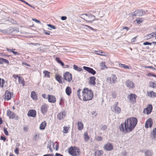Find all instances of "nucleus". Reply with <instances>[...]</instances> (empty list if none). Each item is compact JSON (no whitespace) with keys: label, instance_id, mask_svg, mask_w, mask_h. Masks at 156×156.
<instances>
[{"label":"nucleus","instance_id":"obj_34","mask_svg":"<svg viewBox=\"0 0 156 156\" xmlns=\"http://www.w3.org/2000/svg\"><path fill=\"white\" fill-rule=\"evenodd\" d=\"M84 139L85 141L87 142L89 140L90 137L88 135L87 133H85L84 134Z\"/></svg>","mask_w":156,"mask_h":156},{"label":"nucleus","instance_id":"obj_57","mask_svg":"<svg viewBox=\"0 0 156 156\" xmlns=\"http://www.w3.org/2000/svg\"><path fill=\"white\" fill-rule=\"evenodd\" d=\"M2 79V87H3V86L4 84V83H5V80H4L3 79Z\"/></svg>","mask_w":156,"mask_h":156},{"label":"nucleus","instance_id":"obj_10","mask_svg":"<svg viewBox=\"0 0 156 156\" xmlns=\"http://www.w3.org/2000/svg\"><path fill=\"white\" fill-rule=\"evenodd\" d=\"M7 115L9 117V118L10 119H14L16 116V114L13 112H12L9 110L7 111Z\"/></svg>","mask_w":156,"mask_h":156},{"label":"nucleus","instance_id":"obj_43","mask_svg":"<svg viewBox=\"0 0 156 156\" xmlns=\"http://www.w3.org/2000/svg\"><path fill=\"white\" fill-rule=\"evenodd\" d=\"M81 90H82L81 89H79L77 91V95L79 98H80V99H81L80 98L81 97V96L80 95V91H81Z\"/></svg>","mask_w":156,"mask_h":156},{"label":"nucleus","instance_id":"obj_32","mask_svg":"<svg viewBox=\"0 0 156 156\" xmlns=\"http://www.w3.org/2000/svg\"><path fill=\"white\" fill-rule=\"evenodd\" d=\"M138 16H140L143 15H144L145 14V12L144 11L140 9L138 10Z\"/></svg>","mask_w":156,"mask_h":156},{"label":"nucleus","instance_id":"obj_44","mask_svg":"<svg viewBox=\"0 0 156 156\" xmlns=\"http://www.w3.org/2000/svg\"><path fill=\"white\" fill-rule=\"evenodd\" d=\"M94 53L96 54L101 55V53H104V52L101 51H94Z\"/></svg>","mask_w":156,"mask_h":156},{"label":"nucleus","instance_id":"obj_17","mask_svg":"<svg viewBox=\"0 0 156 156\" xmlns=\"http://www.w3.org/2000/svg\"><path fill=\"white\" fill-rule=\"evenodd\" d=\"M113 112L115 113L119 114L121 111V108L119 107H116L113 108Z\"/></svg>","mask_w":156,"mask_h":156},{"label":"nucleus","instance_id":"obj_61","mask_svg":"<svg viewBox=\"0 0 156 156\" xmlns=\"http://www.w3.org/2000/svg\"><path fill=\"white\" fill-rule=\"evenodd\" d=\"M58 63L60 64L62 66H64V63L61 61H59V62Z\"/></svg>","mask_w":156,"mask_h":156},{"label":"nucleus","instance_id":"obj_59","mask_svg":"<svg viewBox=\"0 0 156 156\" xmlns=\"http://www.w3.org/2000/svg\"><path fill=\"white\" fill-rule=\"evenodd\" d=\"M55 156H64L63 155L58 153H56L55 154Z\"/></svg>","mask_w":156,"mask_h":156},{"label":"nucleus","instance_id":"obj_2","mask_svg":"<svg viewBox=\"0 0 156 156\" xmlns=\"http://www.w3.org/2000/svg\"><path fill=\"white\" fill-rule=\"evenodd\" d=\"M83 100L84 101L91 100L94 96L93 93L91 89L84 88L82 91Z\"/></svg>","mask_w":156,"mask_h":156},{"label":"nucleus","instance_id":"obj_37","mask_svg":"<svg viewBox=\"0 0 156 156\" xmlns=\"http://www.w3.org/2000/svg\"><path fill=\"white\" fill-rule=\"evenodd\" d=\"M87 14H83L81 15V18L86 21Z\"/></svg>","mask_w":156,"mask_h":156},{"label":"nucleus","instance_id":"obj_26","mask_svg":"<svg viewBox=\"0 0 156 156\" xmlns=\"http://www.w3.org/2000/svg\"><path fill=\"white\" fill-rule=\"evenodd\" d=\"M90 80L89 82V83L90 85L95 86L96 84L95 80L96 79H90Z\"/></svg>","mask_w":156,"mask_h":156},{"label":"nucleus","instance_id":"obj_63","mask_svg":"<svg viewBox=\"0 0 156 156\" xmlns=\"http://www.w3.org/2000/svg\"><path fill=\"white\" fill-rule=\"evenodd\" d=\"M42 97L44 99H46V96L45 94H43L42 95Z\"/></svg>","mask_w":156,"mask_h":156},{"label":"nucleus","instance_id":"obj_31","mask_svg":"<svg viewBox=\"0 0 156 156\" xmlns=\"http://www.w3.org/2000/svg\"><path fill=\"white\" fill-rule=\"evenodd\" d=\"M148 96H150L151 97H156V93L153 91H151L149 93L147 92Z\"/></svg>","mask_w":156,"mask_h":156},{"label":"nucleus","instance_id":"obj_28","mask_svg":"<svg viewBox=\"0 0 156 156\" xmlns=\"http://www.w3.org/2000/svg\"><path fill=\"white\" fill-rule=\"evenodd\" d=\"M153 152L150 150H148L145 152V156H151Z\"/></svg>","mask_w":156,"mask_h":156},{"label":"nucleus","instance_id":"obj_42","mask_svg":"<svg viewBox=\"0 0 156 156\" xmlns=\"http://www.w3.org/2000/svg\"><path fill=\"white\" fill-rule=\"evenodd\" d=\"M1 60L2 61V62H4L7 64H8L9 63V61L8 60L3 58H2Z\"/></svg>","mask_w":156,"mask_h":156},{"label":"nucleus","instance_id":"obj_54","mask_svg":"<svg viewBox=\"0 0 156 156\" xmlns=\"http://www.w3.org/2000/svg\"><path fill=\"white\" fill-rule=\"evenodd\" d=\"M6 49H7V51L8 52H12V51L13 50H15V49H9L8 48H6Z\"/></svg>","mask_w":156,"mask_h":156},{"label":"nucleus","instance_id":"obj_39","mask_svg":"<svg viewBox=\"0 0 156 156\" xmlns=\"http://www.w3.org/2000/svg\"><path fill=\"white\" fill-rule=\"evenodd\" d=\"M69 128L66 126H64L63 127V132L64 133H66L68 132Z\"/></svg>","mask_w":156,"mask_h":156},{"label":"nucleus","instance_id":"obj_51","mask_svg":"<svg viewBox=\"0 0 156 156\" xmlns=\"http://www.w3.org/2000/svg\"><path fill=\"white\" fill-rule=\"evenodd\" d=\"M107 126L106 125H104L102 126V128H101V129L102 130H105L106 129H107Z\"/></svg>","mask_w":156,"mask_h":156},{"label":"nucleus","instance_id":"obj_23","mask_svg":"<svg viewBox=\"0 0 156 156\" xmlns=\"http://www.w3.org/2000/svg\"><path fill=\"white\" fill-rule=\"evenodd\" d=\"M83 125L82 122H78L77 124V127L78 130H81L83 128Z\"/></svg>","mask_w":156,"mask_h":156},{"label":"nucleus","instance_id":"obj_11","mask_svg":"<svg viewBox=\"0 0 156 156\" xmlns=\"http://www.w3.org/2000/svg\"><path fill=\"white\" fill-rule=\"evenodd\" d=\"M5 99L7 101H8L10 100L12 98V96L13 94V92H9L8 90H6L5 92Z\"/></svg>","mask_w":156,"mask_h":156},{"label":"nucleus","instance_id":"obj_4","mask_svg":"<svg viewBox=\"0 0 156 156\" xmlns=\"http://www.w3.org/2000/svg\"><path fill=\"white\" fill-rule=\"evenodd\" d=\"M137 96L135 94H130L129 96L130 102L132 104L136 103V98H137Z\"/></svg>","mask_w":156,"mask_h":156},{"label":"nucleus","instance_id":"obj_21","mask_svg":"<svg viewBox=\"0 0 156 156\" xmlns=\"http://www.w3.org/2000/svg\"><path fill=\"white\" fill-rule=\"evenodd\" d=\"M154 37V34L151 33L150 34H147L144 37V38L146 40H148Z\"/></svg>","mask_w":156,"mask_h":156},{"label":"nucleus","instance_id":"obj_45","mask_svg":"<svg viewBox=\"0 0 156 156\" xmlns=\"http://www.w3.org/2000/svg\"><path fill=\"white\" fill-rule=\"evenodd\" d=\"M52 144H53V145H54V144L53 142H52L51 141V142H50L48 144V145L47 146V148H50V147H51V146Z\"/></svg>","mask_w":156,"mask_h":156},{"label":"nucleus","instance_id":"obj_3","mask_svg":"<svg viewBox=\"0 0 156 156\" xmlns=\"http://www.w3.org/2000/svg\"><path fill=\"white\" fill-rule=\"evenodd\" d=\"M68 152L73 156H78L81 153L80 149L76 147H70L69 149Z\"/></svg>","mask_w":156,"mask_h":156},{"label":"nucleus","instance_id":"obj_7","mask_svg":"<svg viewBox=\"0 0 156 156\" xmlns=\"http://www.w3.org/2000/svg\"><path fill=\"white\" fill-rule=\"evenodd\" d=\"M104 148L106 151H111L113 149V147L112 144L108 143L104 145Z\"/></svg>","mask_w":156,"mask_h":156},{"label":"nucleus","instance_id":"obj_1","mask_svg":"<svg viewBox=\"0 0 156 156\" xmlns=\"http://www.w3.org/2000/svg\"><path fill=\"white\" fill-rule=\"evenodd\" d=\"M137 122V119L135 117L128 118L120 125V130L125 133H129L134 129Z\"/></svg>","mask_w":156,"mask_h":156},{"label":"nucleus","instance_id":"obj_15","mask_svg":"<svg viewBox=\"0 0 156 156\" xmlns=\"http://www.w3.org/2000/svg\"><path fill=\"white\" fill-rule=\"evenodd\" d=\"M126 85L127 87L130 88H134L135 87L134 83L132 81L128 80L126 82Z\"/></svg>","mask_w":156,"mask_h":156},{"label":"nucleus","instance_id":"obj_25","mask_svg":"<svg viewBox=\"0 0 156 156\" xmlns=\"http://www.w3.org/2000/svg\"><path fill=\"white\" fill-rule=\"evenodd\" d=\"M103 154V151H98L95 152L94 156H101Z\"/></svg>","mask_w":156,"mask_h":156},{"label":"nucleus","instance_id":"obj_40","mask_svg":"<svg viewBox=\"0 0 156 156\" xmlns=\"http://www.w3.org/2000/svg\"><path fill=\"white\" fill-rule=\"evenodd\" d=\"M136 21L137 22L138 24H140L142 23L143 20L142 18L137 19L136 20Z\"/></svg>","mask_w":156,"mask_h":156},{"label":"nucleus","instance_id":"obj_56","mask_svg":"<svg viewBox=\"0 0 156 156\" xmlns=\"http://www.w3.org/2000/svg\"><path fill=\"white\" fill-rule=\"evenodd\" d=\"M12 52L15 55H20V54L19 53H18L17 52L15 51H12Z\"/></svg>","mask_w":156,"mask_h":156},{"label":"nucleus","instance_id":"obj_62","mask_svg":"<svg viewBox=\"0 0 156 156\" xmlns=\"http://www.w3.org/2000/svg\"><path fill=\"white\" fill-rule=\"evenodd\" d=\"M64 79L69 82H71L72 79Z\"/></svg>","mask_w":156,"mask_h":156},{"label":"nucleus","instance_id":"obj_24","mask_svg":"<svg viewBox=\"0 0 156 156\" xmlns=\"http://www.w3.org/2000/svg\"><path fill=\"white\" fill-rule=\"evenodd\" d=\"M31 98L34 100H37V96L35 92L34 91H33L31 92Z\"/></svg>","mask_w":156,"mask_h":156},{"label":"nucleus","instance_id":"obj_52","mask_svg":"<svg viewBox=\"0 0 156 156\" xmlns=\"http://www.w3.org/2000/svg\"><path fill=\"white\" fill-rule=\"evenodd\" d=\"M32 20H33L35 21V22H36V23H39L40 24L41 23V22L38 20H37L36 19H32Z\"/></svg>","mask_w":156,"mask_h":156},{"label":"nucleus","instance_id":"obj_49","mask_svg":"<svg viewBox=\"0 0 156 156\" xmlns=\"http://www.w3.org/2000/svg\"><path fill=\"white\" fill-rule=\"evenodd\" d=\"M47 26H48L50 27L51 28L53 29H55L56 28V27L55 26L51 25L50 24H48Z\"/></svg>","mask_w":156,"mask_h":156},{"label":"nucleus","instance_id":"obj_20","mask_svg":"<svg viewBox=\"0 0 156 156\" xmlns=\"http://www.w3.org/2000/svg\"><path fill=\"white\" fill-rule=\"evenodd\" d=\"M63 77V78H72V76L69 72H66L64 74Z\"/></svg>","mask_w":156,"mask_h":156},{"label":"nucleus","instance_id":"obj_5","mask_svg":"<svg viewBox=\"0 0 156 156\" xmlns=\"http://www.w3.org/2000/svg\"><path fill=\"white\" fill-rule=\"evenodd\" d=\"M83 68L85 70L93 75H95L96 73V71L92 68L90 67L86 66H83Z\"/></svg>","mask_w":156,"mask_h":156},{"label":"nucleus","instance_id":"obj_9","mask_svg":"<svg viewBox=\"0 0 156 156\" xmlns=\"http://www.w3.org/2000/svg\"><path fill=\"white\" fill-rule=\"evenodd\" d=\"M27 115L29 117H35L36 115V112L35 110H30L28 111Z\"/></svg>","mask_w":156,"mask_h":156},{"label":"nucleus","instance_id":"obj_13","mask_svg":"<svg viewBox=\"0 0 156 156\" xmlns=\"http://www.w3.org/2000/svg\"><path fill=\"white\" fill-rule=\"evenodd\" d=\"M47 110V106L46 105H44L41 106V111L43 115H45L46 113Z\"/></svg>","mask_w":156,"mask_h":156},{"label":"nucleus","instance_id":"obj_18","mask_svg":"<svg viewBox=\"0 0 156 156\" xmlns=\"http://www.w3.org/2000/svg\"><path fill=\"white\" fill-rule=\"evenodd\" d=\"M150 135L151 138L152 139H156V127L153 129Z\"/></svg>","mask_w":156,"mask_h":156},{"label":"nucleus","instance_id":"obj_35","mask_svg":"<svg viewBox=\"0 0 156 156\" xmlns=\"http://www.w3.org/2000/svg\"><path fill=\"white\" fill-rule=\"evenodd\" d=\"M45 76L46 77H50V73L48 71H44L43 72Z\"/></svg>","mask_w":156,"mask_h":156},{"label":"nucleus","instance_id":"obj_33","mask_svg":"<svg viewBox=\"0 0 156 156\" xmlns=\"http://www.w3.org/2000/svg\"><path fill=\"white\" fill-rule=\"evenodd\" d=\"M119 66L120 67L126 69H129V67L126 65L120 63L119 64Z\"/></svg>","mask_w":156,"mask_h":156},{"label":"nucleus","instance_id":"obj_60","mask_svg":"<svg viewBox=\"0 0 156 156\" xmlns=\"http://www.w3.org/2000/svg\"><path fill=\"white\" fill-rule=\"evenodd\" d=\"M50 32L49 31H44V33L46 35H49L50 34Z\"/></svg>","mask_w":156,"mask_h":156},{"label":"nucleus","instance_id":"obj_53","mask_svg":"<svg viewBox=\"0 0 156 156\" xmlns=\"http://www.w3.org/2000/svg\"><path fill=\"white\" fill-rule=\"evenodd\" d=\"M15 152L18 154H19V149L18 148H16L14 150Z\"/></svg>","mask_w":156,"mask_h":156},{"label":"nucleus","instance_id":"obj_12","mask_svg":"<svg viewBox=\"0 0 156 156\" xmlns=\"http://www.w3.org/2000/svg\"><path fill=\"white\" fill-rule=\"evenodd\" d=\"M152 124L153 123L152 119L151 118H149L145 123V127L146 128H148L149 125V127H151L152 126Z\"/></svg>","mask_w":156,"mask_h":156},{"label":"nucleus","instance_id":"obj_41","mask_svg":"<svg viewBox=\"0 0 156 156\" xmlns=\"http://www.w3.org/2000/svg\"><path fill=\"white\" fill-rule=\"evenodd\" d=\"M97 141H101L103 140V138L101 136H98L96 138Z\"/></svg>","mask_w":156,"mask_h":156},{"label":"nucleus","instance_id":"obj_14","mask_svg":"<svg viewBox=\"0 0 156 156\" xmlns=\"http://www.w3.org/2000/svg\"><path fill=\"white\" fill-rule=\"evenodd\" d=\"M48 101L50 103H55L56 102V98L54 96L51 95H48Z\"/></svg>","mask_w":156,"mask_h":156},{"label":"nucleus","instance_id":"obj_58","mask_svg":"<svg viewBox=\"0 0 156 156\" xmlns=\"http://www.w3.org/2000/svg\"><path fill=\"white\" fill-rule=\"evenodd\" d=\"M43 156H54V154H47L44 155Z\"/></svg>","mask_w":156,"mask_h":156},{"label":"nucleus","instance_id":"obj_30","mask_svg":"<svg viewBox=\"0 0 156 156\" xmlns=\"http://www.w3.org/2000/svg\"><path fill=\"white\" fill-rule=\"evenodd\" d=\"M149 85L150 87L153 88H155L156 89V83L153 82H149Z\"/></svg>","mask_w":156,"mask_h":156},{"label":"nucleus","instance_id":"obj_6","mask_svg":"<svg viewBox=\"0 0 156 156\" xmlns=\"http://www.w3.org/2000/svg\"><path fill=\"white\" fill-rule=\"evenodd\" d=\"M95 16L92 14H87L86 21L89 23H92L95 20Z\"/></svg>","mask_w":156,"mask_h":156},{"label":"nucleus","instance_id":"obj_55","mask_svg":"<svg viewBox=\"0 0 156 156\" xmlns=\"http://www.w3.org/2000/svg\"><path fill=\"white\" fill-rule=\"evenodd\" d=\"M67 19V17L66 16H62L61 17V19L62 20H65Z\"/></svg>","mask_w":156,"mask_h":156},{"label":"nucleus","instance_id":"obj_38","mask_svg":"<svg viewBox=\"0 0 156 156\" xmlns=\"http://www.w3.org/2000/svg\"><path fill=\"white\" fill-rule=\"evenodd\" d=\"M138 9L136 10L133 13H132L131 14L133 16H138Z\"/></svg>","mask_w":156,"mask_h":156},{"label":"nucleus","instance_id":"obj_46","mask_svg":"<svg viewBox=\"0 0 156 156\" xmlns=\"http://www.w3.org/2000/svg\"><path fill=\"white\" fill-rule=\"evenodd\" d=\"M4 132L6 135L8 136L9 135L8 131L5 128H4Z\"/></svg>","mask_w":156,"mask_h":156},{"label":"nucleus","instance_id":"obj_22","mask_svg":"<svg viewBox=\"0 0 156 156\" xmlns=\"http://www.w3.org/2000/svg\"><path fill=\"white\" fill-rule=\"evenodd\" d=\"M46 122L45 121L42 122L40 124V129L41 130H44L45 129V127L46 126Z\"/></svg>","mask_w":156,"mask_h":156},{"label":"nucleus","instance_id":"obj_48","mask_svg":"<svg viewBox=\"0 0 156 156\" xmlns=\"http://www.w3.org/2000/svg\"><path fill=\"white\" fill-rule=\"evenodd\" d=\"M56 80L58 81L59 83H62L63 81L62 79H55Z\"/></svg>","mask_w":156,"mask_h":156},{"label":"nucleus","instance_id":"obj_64","mask_svg":"<svg viewBox=\"0 0 156 156\" xmlns=\"http://www.w3.org/2000/svg\"><path fill=\"white\" fill-rule=\"evenodd\" d=\"M55 60L58 63L59 62V61H61L59 58L57 57L55 58Z\"/></svg>","mask_w":156,"mask_h":156},{"label":"nucleus","instance_id":"obj_29","mask_svg":"<svg viewBox=\"0 0 156 156\" xmlns=\"http://www.w3.org/2000/svg\"><path fill=\"white\" fill-rule=\"evenodd\" d=\"M116 79H107V82L111 83H115Z\"/></svg>","mask_w":156,"mask_h":156},{"label":"nucleus","instance_id":"obj_36","mask_svg":"<svg viewBox=\"0 0 156 156\" xmlns=\"http://www.w3.org/2000/svg\"><path fill=\"white\" fill-rule=\"evenodd\" d=\"M18 81L20 83L22 84L23 86L25 85V81L23 79H18Z\"/></svg>","mask_w":156,"mask_h":156},{"label":"nucleus","instance_id":"obj_16","mask_svg":"<svg viewBox=\"0 0 156 156\" xmlns=\"http://www.w3.org/2000/svg\"><path fill=\"white\" fill-rule=\"evenodd\" d=\"M66 116V114L64 112H62L58 113L57 115V118L59 120L63 119Z\"/></svg>","mask_w":156,"mask_h":156},{"label":"nucleus","instance_id":"obj_47","mask_svg":"<svg viewBox=\"0 0 156 156\" xmlns=\"http://www.w3.org/2000/svg\"><path fill=\"white\" fill-rule=\"evenodd\" d=\"M0 139H1V140H2L4 141H5V140H6V138L4 136H1V137H0Z\"/></svg>","mask_w":156,"mask_h":156},{"label":"nucleus","instance_id":"obj_27","mask_svg":"<svg viewBox=\"0 0 156 156\" xmlns=\"http://www.w3.org/2000/svg\"><path fill=\"white\" fill-rule=\"evenodd\" d=\"M73 66V69L76 71H81L83 70L81 68L75 65H74Z\"/></svg>","mask_w":156,"mask_h":156},{"label":"nucleus","instance_id":"obj_8","mask_svg":"<svg viewBox=\"0 0 156 156\" xmlns=\"http://www.w3.org/2000/svg\"><path fill=\"white\" fill-rule=\"evenodd\" d=\"M153 107L151 105L149 104L148 105L147 108H145L143 112L145 113V111H146V114L147 115L149 114L152 111Z\"/></svg>","mask_w":156,"mask_h":156},{"label":"nucleus","instance_id":"obj_50","mask_svg":"<svg viewBox=\"0 0 156 156\" xmlns=\"http://www.w3.org/2000/svg\"><path fill=\"white\" fill-rule=\"evenodd\" d=\"M137 37V36H136L135 37H134V38H132L131 39V41L132 42H135L136 41V38Z\"/></svg>","mask_w":156,"mask_h":156},{"label":"nucleus","instance_id":"obj_19","mask_svg":"<svg viewBox=\"0 0 156 156\" xmlns=\"http://www.w3.org/2000/svg\"><path fill=\"white\" fill-rule=\"evenodd\" d=\"M66 92L68 96H70L72 93V89L69 87H66Z\"/></svg>","mask_w":156,"mask_h":156}]
</instances>
